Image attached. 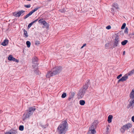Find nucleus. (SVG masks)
<instances>
[{
    "label": "nucleus",
    "mask_w": 134,
    "mask_h": 134,
    "mask_svg": "<svg viewBox=\"0 0 134 134\" xmlns=\"http://www.w3.org/2000/svg\"><path fill=\"white\" fill-rule=\"evenodd\" d=\"M5 134H11V132H6Z\"/></svg>",
    "instance_id": "nucleus-44"
},
{
    "label": "nucleus",
    "mask_w": 134,
    "mask_h": 134,
    "mask_svg": "<svg viewBox=\"0 0 134 134\" xmlns=\"http://www.w3.org/2000/svg\"><path fill=\"white\" fill-rule=\"evenodd\" d=\"M8 59L10 61L12 60L14 62H16L17 63H18L19 62V60H17L13 57L11 55H9L8 57Z\"/></svg>",
    "instance_id": "nucleus-8"
},
{
    "label": "nucleus",
    "mask_w": 134,
    "mask_h": 134,
    "mask_svg": "<svg viewBox=\"0 0 134 134\" xmlns=\"http://www.w3.org/2000/svg\"><path fill=\"white\" fill-rule=\"evenodd\" d=\"M1 113V111H0V113Z\"/></svg>",
    "instance_id": "nucleus-56"
},
{
    "label": "nucleus",
    "mask_w": 134,
    "mask_h": 134,
    "mask_svg": "<svg viewBox=\"0 0 134 134\" xmlns=\"http://www.w3.org/2000/svg\"><path fill=\"white\" fill-rule=\"evenodd\" d=\"M84 94L83 92V90H80L79 92L78 96V99H80L83 97Z\"/></svg>",
    "instance_id": "nucleus-10"
},
{
    "label": "nucleus",
    "mask_w": 134,
    "mask_h": 134,
    "mask_svg": "<svg viewBox=\"0 0 134 134\" xmlns=\"http://www.w3.org/2000/svg\"><path fill=\"white\" fill-rule=\"evenodd\" d=\"M24 6L27 8H29L30 7L31 5L30 4H29L27 5H25Z\"/></svg>",
    "instance_id": "nucleus-36"
},
{
    "label": "nucleus",
    "mask_w": 134,
    "mask_h": 134,
    "mask_svg": "<svg viewBox=\"0 0 134 134\" xmlns=\"http://www.w3.org/2000/svg\"><path fill=\"white\" fill-rule=\"evenodd\" d=\"M65 11L63 10V11H61V12H65Z\"/></svg>",
    "instance_id": "nucleus-50"
},
{
    "label": "nucleus",
    "mask_w": 134,
    "mask_h": 134,
    "mask_svg": "<svg viewBox=\"0 0 134 134\" xmlns=\"http://www.w3.org/2000/svg\"><path fill=\"white\" fill-rule=\"evenodd\" d=\"M37 58L36 57H34L32 59V62L33 65L32 66L33 68L36 66L37 65Z\"/></svg>",
    "instance_id": "nucleus-6"
},
{
    "label": "nucleus",
    "mask_w": 134,
    "mask_h": 134,
    "mask_svg": "<svg viewBox=\"0 0 134 134\" xmlns=\"http://www.w3.org/2000/svg\"><path fill=\"white\" fill-rule=\"evenodd\" d=\"M113 117V116L112 115H110L108 116V121L109 123H110L111 122V120Z\"/></svg>",
    "instance_id": "nucleus-17"
},
{
    "label": "nucleus",
    "mask_w": 134,
    "mask_h": 134,
    "mask_svg": "<svg viewBox=\"0 0 134 134\" xmlns=\"http://www.w3.org/2000/svg\"><path fill=\"white\" fill-rule=\"evenodd\" d=\"M35 73L36 74H39L38 73H37V71H35Z\"/></svg>",
    "instance_id": "nucleus-47"
},
{
    "label": "nucleus",
    "mask_w": 134,
    "mask_h": 134,
    "mask_svg": "<svg viewBox=\"0 0 134 134\" xmlns=\"http://www.w3.org/2000/svg\"><path fill=\"white\" fill-rule=\"evenodd\" d=\"M33 13L31 11L29 14H27V15H26L25 16L24 18V19H25L26 18H27L29 16H30Z\"/></svg>",
    "instance_id": "nucleus-18"
},
{
    "label": "nucleus",
    "mask_w": 134,
    "mask_h": 134,
    "mask_svg": "<svg viewBox=\"0 0 134 134\" xmlns=\"http://www.w3.org/2000/svg\"><path fill=\"white\" fill-rule=\"evenodd\" d=\"M11 133V134H16L17 133V131L16 130H12Z\"/></svg>",
    "instance_id": "nucleus-30"
},
{
    "label": "nucleus",
    "mask_w": 134,
    "mask_h": 134,
    "mask_svg": "<svg viewBox=\"0 0 134 134\" xmlns=\"http://www.w3.org/2000/svg\"><path fill=\"white\" fill-rule=\"evenodd\" d=\"M134 73V70H132L131 71H130L128 73V75L129 76H131Z\"/></svg>",
    "instance_id": "nucleus-20"
},
{
    "label": "nucleus",
    "mask_w": 134,
    "mask_h": 134,
    "mask_svg": "<svg viewBox=\"0 0 134 134\" xmlns=\"http://www.w3.org/2000/svg\"><path fill=\"white\" fill-rule=\"evenodd\" d=\"M74 94L73 93H71L70 95V97L71 98H72L74 96Z\"/></svg>",
    "instance_id": "nucleus-41"
},
{
    "label": "nucleus",
    "mask_w": 134,
    "mask_h": 134,
    "mask_svg": "<svg viewBox=\"0 0 134 134\" xmlns=\"http://www.w3.org/2000/svg\"><path fill=\"white\" fill-rule=\"evenodd\" d=\"M128 78L127 76L125 75V76H123L121 78L119 79L118 81V83L121 81H126Z\"/></svg>",
    "instance_id": "nucleus-11"
},
{
    "label": "nucleus",
    "mask_w": 134,
    "mask_h": 134,
    "mask_svg": "<svg viewBox=\"0 0 134 134\" xmlns=\"http://www.w3.org/2000/svg\"><path fill=\"white\" fill-rule=\"evenodd\" d=\"M111 13H113L114 12V10L113 8H112L111 9Z\"/></svg>",
    "instance_id": "nucleus-45"
},
{
    "label": "nucleus",
    "mask_w": 134,
    "mask_h": 134,
    "mask_svg": "<svg viewBox=\"0 0 134 134\" xmlns=\"http://www.w3.org/2000/svg\"><path fill=\"white\" fill-rule=\"evenodd\" d=\"M32 25V24L31 23L29 24L28 26V28H29Z\"/></svg>",
    "instance_id": "nucleus-39"
},
{
    "label": "nucleus",
    "mask_w": 134,
    "mask_h": 134,
    "mask_svg": "<svg viewBox=\"0 0 134 134\" xmlns=\"http://www.w3.org/2000/svg\"><path fill=\"white\" fill-rule=\"evenodd\" d=\"M124 32L125 33H127L128 32V29L127 27H126L125 28L124 30Z\"/></svg>",
    "instance_id": "nucleus-35"
},
{
    "label": "nucleus",
    "mask_w": 134,
    "mask_h": 134,
    "mask_svg": "<svg viewBox=\"0 0 134 134\" xmlns=\"http://www.w3.org/2000/svg\"><path fill=\"white\" fill-rule=\"evenodd\" d=\"M42 24H43L45 26H47L48 25L47 23L44 20L42 21Z\"/></svg>",
    "instance_id": "nucleus-27"
},
{
    "label": "nucleus",
    "mask_w": 134,
    "mask_h": 134,
    "mask_svg": "<svg viewBox=\"0 0 134 134\" xmlns=\"http://www.w3.org/2000/svg\"><path fill=\"white\" fill-rule=\"evenodd\" d=\"M119 38L118 36L115 37V39L114 44L113 46V47L114 48L117 46L119 44Z\"/></svg>",
    "instance_id": "nucleus-5"
},
{
    "label": "nucleus",
    "mask_w": 134,
    "mask_h": 134,
    "mask_svg": "<svg viewBox=\"0 0 134 134\" xmlns=\"http://www.w3.org/2000/svg\"><path fill=\"white\" fill-rule=\"evenodd\" d=\"M98 123V122L97 120H94L89 129L91 130H95V129L96 128Z\"/></svg>",
    "instance_id": "nucleus-4"
},
{
    "label": "nucleus",
    "mask_w": 134,
    "mask_h": 134,
    "mask_svg": "<svg viewBox=\"0 0 134 134\" xmlns=\"http://www.w3.org/2000/svg\"><path fill=\"white\" fill-rule=\"evenodd\" d=\"M8 42L9 41L8 40L5 39L2 43L1 44L4 46H6L8 44Z\"/></svg>",
    "instance_id": "nucleus-14"
},
{
    "label": "nucleus",
    "mask_w": 134,
    "mask_h": 134,
    "mask_svg": "<svg viewBox=\"0 0 134 134\" xmlns=\"http://www.w3.org/2000/svg\"><path fill=\"white\" fill-rule=\"evenodd\" d=\"M125 51H124L123 52V55H124L125 54Z\"/></svg>",
    "instance_id": "nucleus-48"
},
{
    "label": "nucleus",
    "mask_w": 134,
    "mask_h": 134,
    "mask_svg": "<svg viewBox=\"0 0 134 134\" xmlns=\"http://www.w3.org/2000/svg\"><path fill=\"white\" fill-rule=\"evenodd\" d=\"M126 24L125 23H124L122 27H121V29H124L125 28V27L126 26Z\"/></svg>",
    "instance_id": "nucleus-34"
},
{
    "label": "nucleus",
    "mask_w": 134,
    "mask_h": 134,
    "mask_svg": "<svg viewBox=\"0 0 134 134\" xmlns=\"http://www.w3.org/2000/svg\"><path fill=\"white\" fill-rule=\"evenodd\" d=\"M68 126V125L66 121H62L57 128V132L59 134H65L67 129Z\"/></svg>",
    "instance_id": "nucleus-1"
},
{
    "label": "nucleus",
    "mask_w": 134,
    "mask_h": 134,
    "mask_svg": "<svg viewBox=\"0 0 134 134\" xmlns=\"http://www.w3.org/2000/svg\"><path fill=\"white\" fill-rule=\"evenodd\" d=\"M25 12V11L22 10L18 12V14H19V16H20L23 13Z\"/></svg>",
    "instance_id": "nucleus-28"
},
{
    "label": "nucleus",
    "mask_w": 134,
    "mask_h": 134,
    "mask_svg": "<svg viewBox=\"0 0 134 134\" xmlns=\"http://www.w3.org/2000/svg\"><path fill=\"white\" fill-rule=\"evenodd\" d=\"M26 44L27 45V47L29 48L30 47L31 43L29 41H27L26 42Z\"/></svg>",
    "instance_id": "nucleus-25"
},
{
    "label": "nucleus",
    "mask_w": 134,
    "mask_h": 134,
    "mask_svg": "<svg viewBox=\"0 0 134 134\" xmlns=\"http://www.w3.org/2000/svg\"><path fill=\"white\" fill-rule=\"evenodd\" d=\"M54 75H54L53 72L52 71V72H51L50 71H48L46 75V77L47 78H49Z\"/></svg>",
    "instance_id": "nucleus-12"
},
{
    "label": "nucleus",
    "mask_w": 134,
    "mask_h": 134,
    "mask_svg": "<svg viewBox=\"0 0 134 134\" xmlns=\"http://www.w3.org/2000/svg\"><path fill=\"white\" fill-rule=\"evenodd\" d=\"M128 42V41L127 40H125L124 41L122 42L121 43V44L122 45H125L126 43Z\"/></svg>",
    "instance_id": "nucleus-22"
},
{
    "label": "nucleus",
    "mask_w": 134,
    "mask_h": 134,
    "mask_svg": "<svg viewBox=\"0 0 134 134\" xmlns=\"http://www.w3.org/2000/svg\"><path fill=\"white\" fill-rule=\"evenodd\" d=\"M31 115V113H30L28 111L27 113L24 114L23 116V120H24L26 118H29V117Z\"/></svg>",
    "instance_id": "nucleus-7"
},
{
    "label": "nucleus",
    "mask_w": 134,
    "mask_h": 134,
    "mask_svg": "<svg viewBox=\"0 0 134 134\" xmlns=\"http://www.w3.org/2000/svg\"><path fill=\"white\" fill-rule=\"evenodd\" d=\"M84 104H85V101H84Z\"/></svg>",
    "instance_id": "nucleus-55"
},
{
    "label": "nucleus",
    "mask_w": 134,
    "mask_h": 134,
    "mask_svg": "<svg viewBox=\"0 0 134 134\" xmlns=\"http://www.w3.org/2000/svg\"><path fill=\"white\" fill-rule=\"evenodd\" d=\"M40 42L38 41H36L35 42V44L36 45H38L40 44Z\"/></svg>",
    "instance_id": "nucleus-33"
},
{
    "label": "nucleus",
    "mask_w": 134,
    "mask_h": 134,
    "mask_svg": "<svg viewBox=\"0 0 134 134\" xmlns=\"http://www.w3.org/2000/svg\"><path fill=\"white\" fill-rule=\"evenodd\" d=\"M43 19H41L38 22L39 23H41L42 24V21H43L44 20H43Z\"/></svg>",
    "instance_id": "nucleus-38"
},
{
    "label": "nucleus",
    "mask_w": 134,
    "mask_h": 134,
    "mask_svg": "<svg viewBox=\"0 0 134 134\" xmlns=\"http://www.w3.org/2000/svg\"><path fill=\"white\" fill-rule=\"evenodd\" d=\"M133 100H131L130 102L129 106L131 107L134 104V99Z\"/></svg>",
    "instance_id": "nucleus-21"
},
{
    "label": "nucleus",
    "mask_w": 134,
    "mask_h": 134,
    "mask_svg": "<svg viewBox=\"0 0 134 134\" xmlns=\"http://www.w3.org/2000/svg\"><path fill=\"white\" fill-rule=\"evenodd\" d=\"M133 35H134V32L133 33Z\"/></svg>",
    "instance_id": "nucleus-54"
},
{
    "label": "nucleus",
    "mask_w": 134,
    "mask_h": 134,
    "mask_svg": "<svg viewBox=\"0 0 134 134\" xmlns=\"http://www.w3.org/2000/svg\"><path fill=\"white\" fill-rule=\"evenodd\" d=\"M24 126L22 125H20L19 127V130L21 131H23L24 130Z\"/></svg>",
    "instance_id": "nucleus-31"
},
{
    "label": "nucleus",
    "mask_w": 134,
    "mask_h": 134,
    "mask_svg": "<svg viewBox=\"0 0 134 134\" xmlns=\"http://www.w3.org/2000/svg\"><path fill=\"white\" fill-rule=\"evenodd\" d=\"M23 31L24 32V35H25V37H28V35L27 31L25 30V29H24Z\"/></svg>",
    "instance_id": "nucleus-23"
},
{
    "label": "nucleus",
    "mask_w": 134,
    "mask_h": 134,
    "mask_svg": "<svg viewBox=\"0 0 134 134\" xmlns=\"http://www.w3.org/2000/svg\"><path fill=\"white\" fill-rule=\"evenodd\" d=\"M18 12H15L13 13V15L14 16L16 17L20 16L19 14H18Z\"/></svg>",
    "instance_id": "nucleus-19"
},
{
    "label": "nucleus",
    "mask_w": 134,
    "mask_h": 134,
    "mask_svg": "<svg viewBox=\"0 0 134 134\" xmlns=\"http://www.w3.org/2000/svg\"><path fill=\"white\" fill-rule=\"evenodd\" d=\"M80 103L81 105H84V100H80Z\"/></svg>",
    "instance_id": "nucleus-32"
},
{
    "label": "nucleus",
    "mask_w": 134,
    "mask_h": 134,
    "mask_svg": "<svg viewBox=\"0 0 134 134\" xmlns=\"http://www.w3.org/2000/svg\"><path fill=\"white\" fill-rule=\"evenodd\" d=\"M122 76V74H120L117 76V78L118 79H119Z\"/></svg>",
    "instance_id": "nucleus-40"
},
{
    "label": "nucleus",
    "mask_w": 134,
    "mask_h": 134,
    "mask_svg": "<svg viewBox=\"0 0 134 134\" xmlns=\"http://www.w3.org/2000/svg\"><path fill=\"white\" fill-rule=\"evenodd\" d=\"M40 8V7H37L36 8L34 9L33 10H32L31 12H32V13H33L34 12H35V11H37V10H38V9H39V8Z\"/></svg>",
    "instance_id": "nucleus-24"
},
{
    "label": "nucleus",
    "mask_w": 134,
    "mask_h": 134,
    "mask_svg": "<svg viewBox=\"0 0 134 134\" xmlns=\"http://www.w3.org/2000/svg\"><path fill=\"white\" fill-rule=\"evenodd\" d=\"M90 85V83L89 80L88 79L86 80L85 82V84L84 85V90H87Z\"/></svg>",
    "instance_id": "nucleus-9"
},
{
    "label": "nucleus",
    "mask_w": 134,
    "mask_h": 134,
    "mask_svg": "<svg viewBox=\"0 0 134 134\" xmlns=\"http://www.w3.org/2000/svg\"><path fill=\"white\" fill-rule=\"evenodd\" d=\"M62 67L61 66H56L53 69L52 71L54 75H55L60 73L62 71Z\"/></svg>",
    "instance_id": "nucleus-2"
},
{
    "label": "nucleus",
    "mask_w": 134,
    "mask_h": 134,
    "mask_svg": "<svg viewBox=\"0 0 134 134\" xmlns=\"http://www.w3.org/2000/svg\"><path fill=\"white\" fill-rule=\"evenodd\" d=\"M84 47V44L81 47V49L82 48Z\"/></svg>",
    "instance_id": "nucleus-49"
},
{
    "label": "nucleus",
    "mask_w": 134,
    "mask_h": 134,
    "mask_svg": "<svg viewBox=\"0 0 134 134\" xmlns=\"http://www.w3.org/2000/svg\"><path fill=\"white\" fill-rule=\"evenodd\" d=\"M111 28V27L110 25L106 27V29H110Z\"/></svg>",
    "instance_id": "nucleus-37"
},
{
    "label": "nucleus",
    "mask_w": 134,
    "mask_h": 134,
    "mask_svg": "<svg viewBox=\"0 0 134 134\" xmlns=\"http://www.w3.org/2000/svg\"><path fill=\"white\" fill-rule=\"evenodd\" d=\"M132 121L134 122V115L132 116L131 118Z\"/></svg>",
    "instance_id": "nucleus-42"
},
{
    "label": "nucleus",
    "mask_w": 134,
    "mask_h": 134,
    "mask_svg": "<svg viewBox=\"0 0 134 134\" xmlns=\"http://www.w3.org/2000/svg\"><path fill=\"white\" fill-rule=\"evenodd\" d=\"M130 97L131 98L134 99V88L132 90L130 93Z\"/></svg>",
    "instance_id": "nucleus-16"
},
{
    "label": "nucleus",
    "mask_w": 134,
    "mask_h": 134,
    "mask_svg": "<svg viewBox=\"0 0 134 134\" xmlns=\"http://www.w3.org/2000/svg\"><path fill=\"white\" fill-rule=\"evenodd\" d=\"M109 43H107L105 44V46L106 47H108L109 46Z\"/></svg>",
    "instance_id": "nucleus-43"
},
{
    "label": "nucleus",
    "mask_w": 134,
    "mask_h": 134,
    "mask_svg": "<svg viewBox=\"0 0 134 134\" xmlns=\"http://www.w3.org/2000/svg\"><path fill=\"white\" fill-rule=\"evenodd\" d=\"M38 20V19H37L35 20V22H36V21H37Z\"/></svg>",
    "instance_id": "nucleus-51"
},
{
    "label": "nucleus",
    "mask_w": 134,
    "mask_h": 134,
    "mask_svg": "<svg viewBox=\"0 0 134 134\" xmlns=\"http://www.w3.org/2000/svg\"><path fill=\"white\" fill-rule=\"evenodd\" d=\"M35 21H34L32 22L31 23L32 24H34V23H35Z\"/></svg>",
    "instance_id": "nucleus-46"
},
{
    "label": "nucleus",
    "mask_w": 134,
    "mask_h": 134,
    "mask_svg": "<svg viewBox=\"0 0 134 134\" xmlns=\"http://www.w3.org/2000/svg\"><path fill=\"white\" fill-rule=\"evenodd\" d=\"M86 43H84V47L86 46Z\"/></svg>",
    "instance_id": "nucleus-52"
},
{
    "label": "nucleus",
    "mask_w": 134,
    "mask_h": 134,
    "mask_svg": "<svg viewBox=\"0 0 134 134\" xmlns=\"http://www.w3.org/2000/svg\"><path fill=\"white\" fill-rule=\"evenodd\" d=\"M132 127L130 123H128L123 126L121 129V131L122 133H124L125 130H127Z\"/></svg>",
    "instance_id": "nucleus-3"
},
{
    "label": "nucleus",
    "mask_w": 134,
    "mask_h": 134,
    "mask_svg": "<svg viewBox=\"0 0 134 134\" xmlns=\"http://www.w3.org/2000/svg\"><path fill=\"white\" fill-rule=\"evenodd\" d=\"M27 1H31V0H27Z\"/></svg>",
    "instance_id": "nucleus-53"
},
{
    "label": "nucleus",
    "mask_w": 134,
    "mask_h": 134,
    "mask_svg": "<svg viewBox=\"0 0 134 134\" xmlns=\"http://www.w3.org/2000/svg\"><path fill=\"white\" fill-rule=\"evenodd\" d=\"M96 132L95 130H91L89 129L87 134H95Z\"/></svg>",
    "instance_id": "nucleus-13"
},
{
    "label": "nucleus",
    "mask_w": 134,
    "mask_h": 134,
    "mask_svg": "<svg viewBox=\"0 0 134 134\" xmlns=\"http://www.w3.org/2000/svg\"><path fill=\"white\" fill-rule=\"evenodd\" d=\"M66 96V93H63V94H62L61 97L62 98H65Z\"/></svg>",
    "instance_id": "nucleus-29"
},
{
    "label": "nucleus",
    "mask_w": 134,
    "mask_h": 134,
    "mask_svg": "<svg viewBox=\"0 0 134 134\" xmlns=\"http://www.w3.org/2000/svg\"><path fill=\"white\" fill-rule=\"evenodd\" d=\"M113 7L116 9L118 8V5L116 3H114L113 4Z\"/></svg>",
    "instance_id": "nucleus-26"
},
{
    "label": "nucleus",
    "mask_w": 134,
    "mask_h": 134,
    "mask_svg": "<svg viewBox=\"0 0 134 134\" xmlns=\"http://www.w3.org/2000/svg\"><path fill=\"white\" fill-rule=\"evenodd\" d=\"M35 110V108H34L32 107H30L29 108L28 111L30 113H31L32 115Z\"/></svg>",
    "instance_id": "nucleus-15"
}]
</instances>
